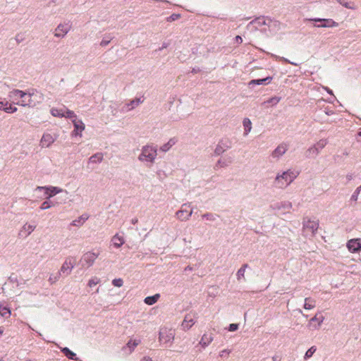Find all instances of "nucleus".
Wrapping results in <instances>:
<instances>
[{
	"mask_svg": "<svg viewBox=\"0 0 361 361\" xmlns=\"http://www.w3.org/2000/svg\"><path fill=\"white\" fill-rule=\"evenodd\" d=\"M296 175L290 170L278 174L275 178V184L278 188H283L291 183L296 178Z\"/></svg>",
	"mask_w": 361,
	"mask_h": 361,
	"instance_id": "obj_1",
	"label": "nucleus"
},
{
	"mask_svg": "<svg viewBox=\"0 0 361 361\" xmlns=\"http://www.w3.org/2000/svg\"><path fill=\"white\" fill-rule=\"evenodd\" d=\"M157 149L156 147L146 145L142 149V152L138 157V159L141 161H146L148 162H154L157 154Z\"/></svg>",
	"mask_w": 361,
	"mask_h": 361,
	"instance_id": "obj_2",
	"label": "nucleus"
},
{
	"mask_svg": "<svg viewBox=\"0 0 361 361\" xmlns=\"http://www.w3.org/2000/svg\"><path fill=\"white\" fill-rule=\"evenodd\" d=\"M174 339V332L172 329L161 328L159 334V340L165 348L169 347Z\"/></svg>",
	"mask_w": 361,
	"mask_h": 361,
	"instance_id": "obj_3",
	"label": "nucleus"
},
{
	"mask_svg": "<svg viewBox=\"0 0 361 361\" xmlns=\"http://www.w3.org/2000/svg\"><path fill=\"white\" fill-rule=\"evenodd\" d=\"M305 21H312L316 23L314 26L317 27H334L338 26V23L331 18H305Z\"/></svg>",
	"mask_w": 361,
	"mask_h": 361,
	"instance_id": "obj_4",
	"label": "nucleus"
},
{
	"mask_svg": "<svg viewBox=\"0 0 361 361\" xmlns=\"http://www.w3.org/2000/svg\"><path fill=\"white\" fill-rule=\"evenodd\" d=\"M36 190L44 191L45 199L49 200L56 195L63 192V189L56 186H37Z\"/></svg>",
	"mask_w": 361,
	"mask_h": 361,
	"instance_id": "obj_5",
	"label": "nucleus"
},
{
	"mask_svg": "<svg viewBox=\"0 0 361 361\" xmlns=\"http://www.w3.org/2000/svg\"><path fill=\"white\" fill-rule=\"evenodd\" d=\"M231 141L229 139H221L214 149V154L215 156H219L227 149L231 148Z\"/></svg>",
	"mask_w": 361,
	"mask_h": 361,
	"instance_id": "obj_6",
	"label": "nucleus"
},
{
	"mask_svg": "<svg viewBox=\"0 0 361 361\" xmlns=\"http://www.w3.org/2000/svg\"><path fill=\"white\" fill-rule=\"evenodd\" d=\"M75 264V259L73 257H67L62 264L59 271L65 276L69 275Z\"/></svg>",
	"mask_w": 361,
	"mask_h": 361,
	"instance_id": "obj_7",
	"label": "nucleus"
},
{
	"mask_svg": "<svg viewBox=\"0 0 361 361\" xmlns=\"http://www.w3.org/2000/svg\"><path fill=\"white\" fill-rule=\"evenodd\" d=\"M97 257V255L94 252H86L82 255L81 259L80 260V264L82 267H85V266L87 267H90L94 264Z\"/></svg>",
	"mask_w": 361,
	"mask_h": 361,
	"instance_id": "obj_8",
	"label": "nucleus"
},
{
	"mask_svg": "<svg viewBox=\"0 0 361 361\" xmlns=\"http://www.w3.org/2000/svg\"><path fill=\"white\" fill-rule=\"evenodd\" d=\"M347 247L352 253H357L361 250V239L353 238L348 241Z\"/></svg>",
	"mask_w": 361,
	"mask_h": 361,
	"instance_id": "obj_9",
	"label": "nucleus"
},
{
	"mask_svg": "<svg viewBox=\"0 0 361 361\" xmlns=\"http://www.w3.org/2000/svg\"><path fill=\"white\" fill-rule=\"evenodd\" d=\"M71 28V25L69 23H61L55 29L54 35L56 37H63Z\"/></svg>",
	"mask_w": 361,
	"mask_h": 361,
	"instance_id": "obj_10",
	"label": "nucleus"
},
{
	"mask_svg": "<svg viewBox=\"0 0 361 361\" xmlns=\"http://www.w3.org/2000/svg\"><path fill=\"white\" fill-rule=\"evenodd\" d=\"M319 228L318 221H312L310 219H304L303 228L305 230L309 229L311 231L312 235H314Z\"/></svg>",
	"mask_w": 361,
	"mask_h": 361,
	"instance_id": "obj_11",
	"label": "nucleus"
},
{
	"mask_svg": "<svg viewBox=\"0 0 361 361\" xmlns=\"http://www.w3.org/2000/svg\"><path fill=\"white\" fill-rule=\"evenodd\" d=\"M288 149L287 145L286 143L280 144L271 153L273 158L279 159L283 155Z\"/></svg>",
	"mask_w": 361,
	"mask_h": 361,
	"instance_id": "obj_12",
	"label": "nucleus"
},
{
	"mask_svg": "<svg viewBox=\"0 0 361 361\" xmlns=\"http://www.w3.org/2000/svg\"><path fill=\"white\" fill-rule=\"evenodd\" d=\"M267 26L270 31L277 32L281 29V23L279 20L267 17Z\"/></svg>",
	"mask_w": 361,
	"mask_h": 361,
	"instance_id": "obj_13",
	"label": "nucleus"
},
{
	"mask_svg": "<svg viewBox=\"0 0 361 361\" xmlns=\"http://www.w3.org/2000/svg\"><path fill=\"white\" fill-rule=\"evenodd\" d=\"M74 124V130L72 132V135L78 136L82 135V131L85 129V124L82 122V121L76 119L73 120Z\"/></svg>",
	"mask_w": 361,
	"mask_h": 361,
	"instance_id": "obj_14",
	"label": "nucleus"
},
{
	"mask_svg": "<svg viewBox=\"0 0 361 361\" xmlns=\"http://www.w3.org/2000/svg\"><path fill=\"white\" fill-rule=\"evenodd\" d=\"M185 204H183L181 209L176 213V217L180 221L188 220L192 214V209H191L190 212H188L186 209L183 208Z\"/></svg>",
	"mask_w": 361,
	"mask_h": 361,
	"instance_id": "obj_15",
	"label": "nucleus"
},
{
	"mask_svg": "<svg viewBox=\"0 0 361 361\" xmlns=\"http://www.w3.org/2000/svg\"><path fill=\"white\" fill-rule=\"evenodd\" d=\"M194 324V316L192 314H187L182 322V327L184 330H188Z\"/></svg>",
	"mask_w": 361,
	"mask_h": 361,
	"instance_id": "obj_16",
	"label": "nucleus"
},
{
	"mask_svg": "<svg viewBox=\"0 0 361 361\" xmlns=\"http://www.w3.org/2000/svg\"><path fill=\"white\" fill-rule=\"evenodd\" d=\"M55 140L56 138L51 134L44 133L40 142L42 147H49L55 141Z\"/></svg>",
	"mask_w": 361,
	"mask_h": 361,
	"instance_id": "obj_17",
	"label": "nucleus"
},
{
	"mask_svg": "<svg viewBox=\"0 0 361 361\" xmlns=\"http://www.w3.org/2000/svg\"><path fill=\"white\" fill-rule=\"evenodd\" d=\"M61 352L69 360L80 361L76 354L67 347L60 348Z\"/></svg>",
	"mask_w": 361,
	"mask_h": 361,
	"instance_id": "obj_18",
	"label": "nucleus"
},
{
	"mask_svg": "<svg viewBox=\"0 0 361 361\" xmlns=\"http://www.w3.org/2000/svg\"><path fill=\"white\" fill-rule=\"evenodd\" d=\"M272 80V77L271 76H267L266 78H259V79H254V80H252L250 82H249V85H268L271 82V81Z\"/></svg>",
	"mask_w": 361,
	"mask_h": 361,
	"instance_id": "obj_19",
	"label": "nucleus"
},
{
	"mask_svg": "<svg viewBox=\"0 0 361 361\" xmlns=\"http://www.w3.org/2000/svg\"><path fill=\"white\" fill-rule=\"evenodd\" d=\"M11 93L13 97L20 98V99H23L25 97H32L34 95V90H32V92H26L20 90H14L12 91Z\"/></svg>",
	"mask_w": 361,
	"mask_h": 361,
	"instance_id": "obj_20",
	"label": "nucleus"
},
{
	"mask_svg": "<svg viewBox=\"0 0 361 361\" xmlns=\"http://www.w3.org/2000/svg\"><path fill=\"white\" fill-rule=\"evenodd\" d=\"M140 98H135L131 100L129 103L125 104L123 107V111H130L133 109L135 106H138L140 103H142Z\"/></svg>",
	"mask_w": 361,
	"mask_h": 361,
	"instance_id": "obj_21",
	"label": "nucleus"
},
{
	"mask_svg": "<svg viewBox=\"0 0 361 361\" xmlns=\"http://www.w3.org/2000/svg\"><path fill=\"white\" fill-rule=\"evenodd\" d=\"M0 110H2L6 113L11 114L16 112L17 111V108L12 106L7 102L6 103L0 102Z\"/></svg>",
	"mask_w": 361,
	"mask_h": 361,
	"instance_id": "obj_22",
	"label": "nucleus"
},
{
	"mask_svg": "<svg viewBox=\"0 0 361 361\" xmlns=\"http://www.w3.org/2000/svg\"><path fill=\"white\" fill-rule=\"evenodd\" d=\"M111 242L115 247L119 248L124 244L125 240L122 236L116 234L113 236Z\"/></svg>",
	"mask_w": 361,
	"mask_h": 361,
	"instance_id": "obj_23",
	"label": "nucleus"
},
{
	"mask_svg": "<svg viewBox=\"0 0 361 361\" xmlns=\"http://www.w3.org/2000/svg\"><path fill=\"white\" fill-rule=\"evenodd\" d=\"M213 341V337L211 334H204L200 341V344L205 348Z\"/></svg>",
	"mask_w": 361,
	"mask_h": 361,
	"instance_id": "obj_24",
	"label": "nucleus"
},
{
	"mask_svg": "<svg viewBox=\"0 0 361 361\" xmlns=\"http://www.w3.org/2000/svg\"><path fill=\"white\" fill-rule=\"evenodd\" d=\"M159 298L160 294L156 293L153 295L146 297L144 300V302L145 304L148 305H152L157 302Z\"/></svg>",
	"mask_w": 361,
	"mask_h": 361,
	"instance_id": "obj_25",
	"label": "nucleus"
},
{
	"mask_svg": "<svg viewBox=\"0 0 361 361\" xmlns=\"http://www.w3.org/2000/svg\"><path fill=\"white\" fill-rule=\"evenodd\" d=\"M256 24L258 26L261 25H267V17L264 16H259L250 22L248 26Z\"/></svg>",
	"mask_w": 361,
	"mask_h": 361,
	"instance_id": "obj_26",
	"label": "nucleus"
},
{
	"mask_svg": "<svg viewBox=\"0 0 361 361\" xmlns=\"http://www.w3.org/2000/svg\"><path fill=\"white\" fill-rule=\"evenodd\" d=\"M88 219L87 214H82L74 221H72L71 225L75 226H80L82 225Z\"/></svg>",
	"mask_w": 361,
	"mask_h": 361,
	"instance_id": "obj_27",
	"label": "nucleus"
},
{
	"mask_svg": "<svg viewBox=\"0 0 361 361\" xmlns=\"http://www.w3.org/2000/svg\"><path fill=\"white\" fill-rule=\"evenodd\" d=\"M0 314L1 315V317H4L6 319L10 317V316L11 314V311L10 307H8L7 306H4L2 304H0Z\"/></svg>",
	"mask_w": 361,
	"mask_h": 361,
	"instance_id": "obj_28",
	"label": "nucleus"
},
{
	"mask_svg": "<svg viewBox=\"0 0 361 361\" xmlns=\"http://www.w3.org/2000/svg\"><path fill=\"white\" fill-rule=\"evenodd\" d=\"M176 142V138H171L168 142L165 143L164 145H163L161 147H160V150L164 152H168L170 148L173 146Z\"/></svg>",
	"mask_w": 361,
	"mask_h": 361,
	"instance_id": "obj_29",
	"label": "nucleus"
},
{
	"mask_svg": "<svg viewBox=\"0 0 361 361\" xmlns=\"http://www.w3.org/2000/svg\"><path fill=\"white\" fill-rule=\"evenodd\" d=\"M317 147L314 146V145H313L312 147H310L306 151V153H305L306 157L310 158V157H316L319 153V150H318V149Z\"/></svg>",
	"mask_w": 361,
	"mask_h": 361,
	"instance_id": "obj_30",
	"label": "nucleus"
},
{
	"mask_svg": "<svg viewBox=\"0 0 361 361\" xmlns=\"http://www.w3.org/2000/svg\"><path fill=\"white\" fill-rule=\"evenodd\" d=\"M324 320V317L322 315V314H317L314 317H313L310 320V325H312L313 322H317V325H315L314 326V329H317L318 328L321 323L323 322Z\"/></svg>",
	"mask_w": 361,
	"mask_h": 361,
	"instance_id": "obj_31",
	"label": "nucleus"
},
{
	"mask_svg": "<svg viewBox=\"0 0 361 361\" xmlns=\"http://www.w3.org/2000/svg\"><path fill=\"white\" fill-rule=\"evenodd\" d=\"M18 104L21 105L23 106H34L35 103L32 101V97H25L23 98L20 102H18Z\"/></svg>",
	"mask_w": 361,
	"mask_h": 361,
	"instance_id": "obj_32",
	"label": "nucleus"
},
{
	"mask_svg": "<svg viewBox=\"0 0 361 361\" xmlns=\"http://www.w3.org/2000/svg\"><path fill=\"white\" fill-rule=\"evenodd\" d=\"M315 307V300L310 298H306L303 307L306 310H311Z\"/></svg>",
	"mask_w": 361,
	"mask_h": 361,
	"instance_id": "obj_33",
	"label": "nucleus"
},
{
	"mask_svg": "<svg viewBox=\"0 0 361 361\" xmlns=\"http://www.w3.org/2000/svg\"><path fill=\"white\" fill-rule=\"evenodd\" d=\"M102 159L103 154L99 152L92 155L89 159L90 161L92 163H99L102 161Z\"/></svg>",
	"mask_w": 361,
	"mask_h": 361,
	"instance_id": "obj_34",
	"label": "nucleus"
},
{
	"mask_svg": "<svg viewBox=\"0 0 361 361\" xmlns=\"http://www.w3.org/2000/svg\"><path fill=\"white\" fill-rule=\"evenodd\" d=\"M341 5L344 6L346 8L351 9V10H355L357 8L356 6H355V4L353 2H348L345 1L344 0H336Z\"/></svg>",
	"mask_w": 361,
	"mask_h": 361,
	"instance_id": "obj_35",
	"label": "nucleus"
},
{
	"mask_svg": "<svg viewBox=\"0 0 361 361\" xmlns=\"http://www.w3.org/2000/svg\"><path fill=\"white\" fill-rule=\"evenodd\" d=\"M51 114L54 117H63L65 115L64 109L52 108L51 109Z\"/></svg>",
	"mask_w": 361,
	"mask_h": 361,
	"instance_id": "obj_36",
	"label": "nucleus"
},
{
	"mask_svg": "<svg viewBox=\"0 0 361 361\" xmlns=\"http://www.w3.org/2000/svg\"><path fill=\"white\" fill-rule=\"evenodd\" d=\"M243 123L245 129V133L247 135L251 130L252 123L249 118H245L243 119Z\"/></svg>",
	"mask_w": 361,
	"mask_h": 361,
	"instance_id": "obj_37",
	"label": "nucleus"
},
{
	"mask_svg": "<svg viewBox=\"0 0 361 361\" xmlns=\"http://www.w3.org/2000/svg\"><path fill=\"white\" fill-rule=\"evenodd\" d=\"M280 100H281V97L274 96V97L269 98L267 101L264 102L263 104H271V105L274 106V105L277 104L280 102Z\"/></svg>",
	"mask_w": 361,
	"mask_h": 361,
	"instance_id": "obj_38",
	"label": "nucleus"
},
{
	"mask_svg": "<svg viewBox=\"0 0 361 361\" xmlns=\"http://www.w3.org/2000/svg\"><path fill=\"white\" fill-rule=\"evenodd\" d=\"M202 217L203 219H205L207 221H215L217 218H219V216L218 214H216L206 213V214H204L202 216Z\"/></svg>",
	"mask_w": 361,
	"mask_h": 361,
	"instance_id": "obj_39",
	"label": "nucleus"
},
{
	"mask_svg": "<svg viewBox=\"0 0 361 361\" xmlns=\"http://www.w3.org/2000/svg\"><path fill=\"white\" fill-rule=\"evenodd\" d=\"M114 39V37L111 36L110 34L106 35L102 42H100V45L102 47H106L107 46L109 42Z\"/></svg>",
	"mask_w": 361,
	"mask_h": 361,
	"instance_id": "obj_40",
	"label": "nucleus"
},
{
	"mask_svg": "<svg viewBox=\"0 0 361 361\" xmlns=\"http://www.w3.org/2000/svg\"><path fill=\"white\" fill-rule=\"evenodd\" d=\"M316 350H317V348L315 346H312L311 348H310L306 351V353L304 355V360H307L309 358H310L313 355V354L315 353Z\"/></svg>",
	"mask_w": 361,
	"mask_h": 361,
	"instance_id": "obj_41",
	"label": "nucleus"
},
{
	"mask_svg": "<svg viewBox=\"0 0 361 361\" xmlns=\"http://www.w3.org/2000/svg\"><path fill=\"white\" fill-rule=\"evenodd\" d=\"M231 163V160L229 159L228 161H222L221 159H219L214 166V169H216L219 167H225Z\"/></svg>",
	"mask_w": 361,
	"mask_h": 361,
	"instance_id": "obj_42",
	"label": "nucleus"
},
{
	"mask_svg": "<svg viewBox=\"0 0 361 361\" xmlns=\"http://www.w3.org/2000/svg\"><path fill=\"white\" fill-rule=\"evenodd\" d=\"M280 205L281 206V210L284 212L288 211L292 207V203L288 201L281 202Z\"/></svg>",
	"mask_w": 361,
	"mask_h": 361,
	"instance_id": "obj_43",
	"label": "nucleus"
},
{
	"mask_svg": "<svg viewBox=\"0 0 361 361\" xmlns=\"http://www.w3.org/2000/svg\"><path fill=\"white\" fill-rule=\"evenodd\" d=\"M35 226L32 225H24L23 230H25V231H27V233L25 234V237H27L35 230Z\"/></svg>",
	"mask_w": 361,
	"mask_h": 361,
	"instance_id": "obj_44",
	"label": "nucleus"
},
{
	"mask_svg": "<svg viewBox=\"0 0 361 361\" xmlns=\"http://www.w3.org/2000/svg\"><path fill=\"white\" fill-rule=\"evenodd\" d=\"M360 191H361V185L358 186L355 189V190L354 191V192L351 195L350 200L351 201H354V202H357V198H358V195H359Z\"/></svg>",
	"mask_w": 361,
	"mask_h": 361,
	"instance_id": "obj_45",
	"label": "nucleus"
},
{
	"mask_svg": "<svg viewBox=\"0 0 361 361\" xmlns=\"http://www.w3.org/2000/svg\"><path fill=\"white\" fill-rule=\"evenodd\" d=\"M328 142L325 139H322L320 140L319 142H317L314 146H317L319 152L326 145H327Z\"/></svg>",
	"mask_w": 361,
	"mask_h": 361,
	"instance_id": "obj_46",
	"label": "nucleus"
},
{
	"mask_svg": "<svg viewBox=\"0 0 361 361\" xmlns=\"http://www.w3.org/2000/svg\"><path fill=\"white\" fill-rule=\"evenodd\" d=\"M51 207H52V204H51V199H49V200L46 199V200L42 203L39 209L42 210H44V209H49Z\"/></svg>",
	"mask_w": 361,
	"mask_h": 361,
	"instance_id": "obj_47",
	"label": "nucleus"
},
{
	"mask_svg": "<svg viewBox=\"0 0 361 361\" xmlns=\"http://www.w3.org/2000/svg\"><path fill=\"white\" fill-rule=\"evenodd\" d=\"M65 115L63 117L70 118V119H76V115L73 111H71L69 109L64 110Z\"/></svg>",
	"mask_w": 361,
	"mask_h": 361,
	"instance_id": "obj_48",
	"label": "nucleus"
},
{
	"mask_svg": "<svg viewBox=\"0 0 361 361\" xmlns=\"http://www.w3.org/2000/svg\"><path fill=\"white\" fill-rule=\"evenodd\" d=\"M180 18V14H179V13H173L172 15H171L170 16L166 18V21L167 22L175 21V20L179 19Z\"/></svg>",
	"mask_w": 361,
	"mask_h": 361,
	"instance_id": "obj_49",
	"label": "nucleus"
},
{
	"mask_svg": "<svg viewBox=\"0 0 361 361\" xmlns=\"http://www.w3.org/2000/svg\"><path fill=\"white\" fill-rule=\"evenodd\" d=\"M61 271H58L57 273L56 274H51L49 277V281L51 282V283H54L56 282L59 278L60 276H61Z\"/></svg>",
	"mask_w": 361,
	"mask_h": 361,
	"instance_id": "obj_50",
	"label": "nucleus"
},
{
	"mask_svg": "<svg viewBox=\"0 0 361 361\" xmlns=\"http://www.w3.org/2000/svg\"><path fill=\"white\" fill-rule=\"evenodd\" d=\"M99 282H100V279L97 277H94V278L91 279L88 281V286L90 287H93V286H96L97 284H98Z\"/></svg>",
	"mask_w": 361,
	"mask_h": 361,
	"instance_id": "obj_51",
	"label": "nucleus"
},
{
	"mask_svg": "<svg viewBox=\"0 0 361 361\" xmlns=\"http://www.w3.org/2000/svg\"><path fill=\"white\" fill-rule=\"evenodd\" d=\"M112 284L115 286V287H121L123 284V281L122 279H114L113 281H112Z\"/></svg>",
	"mask_w": 361,
	"mask_h": 361,
	"instance_id": "obj_52",
	"label": "nucleus"
},
{
	"mask_svg": "<svg viewBox=\"0 0 361 361\" xmlns=\"http://www.w3.org/2000/svg\"><path fill=\"white\" fill-rule=\"evenodd\" d=\"M138 345V343H137L135 341H129L127 343L128 347L130 348V352L134 350V348Z\"/></svg>",
	"mask_w": 361,
	"mask_h": 361,
	"instance_id": "obj_53",
	"label": "nucleus"
},
{
	"mask_svg": "<svg viewBox=\"0 0 361 361\" xmlns=\"http://www.w3.org/2000/svg\"><path fill=\"white\" fill-rule=\"evenodd\" d=\"M238 328H239V324L233 323V324H229L228 330L229 331H232L233 332V331H237L238 329Z\"/></svg>",
	"mask_w": 361,
	"mask_h": 361,
	"instance_id": "obj_54",
	"label": "nucleus"
},
{
	"mask_svg": "<svg viewBox=\"0 0 361 361\" xmlns=\"http://www.w3.org/2000/svg\"><path fill=\"white\" fill-rule=\"evenodd\" d=\"M244 274H245V271H244V269H239L238 271H237V279L238 280H240L241 278H243L244 277Z\"/></svg>",
	"mask_w": 361,
	"mask_h": 361,
	"instance_id": "obj_55",
	"label": "nucleus"
},
{
	"mask_svg": "<svg viewBox=\"0 0 361 361\" xmlns=\"http://www.w3.org/2000/svg\"><path fill=\"white\" fill-rule=\"evenodd\" d=\"M8 280L11 283H18V278H17V276H16L15 274H12L9 277H8Z\"/></svg>",
	"mask_w": 361,
	"mask_h": 361,
	"instance_id": "obj_56",
	"label": "nucleus"
},
{
	"mask_svg": "<svg viewBox=\"0 0 361 361\" xmlns=\"http://www.w3.org/2000/svg\"><path fill=\"white\" fill-rule=\"evenodd\" d=\"M15 39L18 44H20L21 42L24 40V37L21 34H17L15 37Z\"/></svg>",
	"mask_w": 361,
	"mask_h": 361,
	"instance_id": "obj_57",
	"label": "nucleus"
},
{
	"mask_svg": "<svg viewBox=\"0 0 361 361\" xmlns=\"http://www.w3.org/2000/svg\"><path fill=\"white\" fill-rule=\"evenodd\" d=\"M274 209L281 210V206L280 205V202H276L271 206Z\"/></svg>",
	"mask_w": 361,
	"mask_h": 361,
	"instance_id": "obj_58",
	"label": "nucleus"
},
{
	"mask_svg": "<svg viewBox=\"0 0 361 361\" xmlns=\"http://www.w3.org/2000/svg\"><path fill=\"white\" fill-rule=\"evenodd\" d=\"M235 42L238 44H241L243 42V39L240 36L237 35L235 38Z\"/></svg>",
	"mask_w": 361,
	"mask_h": 361,
	"instance_id": "obj_59",
	"label": "nucleus"
},
{
	"mask_svg": "<svg viewBox=\"0 0 361 361\" xmlns=\"http://www.w3.org/2000/svg\"><path fill=\"white\" fill-rule=\"evenodd\" d=\"M272 360L273 361H281V357L279 355H275L274 356L272 357Z\"/></svg>",
	"mask_w": 361,
	"mask_h": 361,
	"instance_id": "obj_60",
	"label": "nucleus"
},
{
	"mask_svg": "<svg viewBox=\"0 0 361 361\" xmlns=\"http://www.w3.org/2000/svg\"><path fill=\"white\" fill-rule=\"evenodd\" d=\"M27 233V231H25V230H23V228L19 232V235L20 237H23V238H25V234Z\"/></svg>",
	"mask_w": 361,
	"mask_h": 361,
	"instance_id": "obj_61",
	"label": "nucleus"
},
{
	"mask_svg": "<svg viewBox=\"0 0 361 361\" xmlns=\"http://www.w3.org/2000/svg\"><path fill=\"white\" fill-rule=\"evenodd\" d=\"M200 68H198V67H195V68H192V71H191V72H192V73H198V72H200Z\"/></svg>",
	"mask_w": 361,
	"mask_h": 361,
	"instance_id": "obj_62",
	"label": "nucleus"
},
{
	"mask_svg": "<svg viewBox=\"0 0 361 361\" xmlns=\"http://www.w3.org/2000/svg\"><path fill=\"white\" fill-rule=\"evenodd\" d=\"M59 204V202H57L56 200H51V204H52V207H55Z\"/></svg>",
	"mask_w": 361,
	"mask_h": 361,
	"instance_id": "obj_63",
	"label": "nucleus"
},
{
	"mask_svg": "<svg viewBox=\"0 0 361 361\" xmlns=\"http://www.w3.org/2000/svg\"><path fill=\"white\" fill-rule=\"evenodd\" d=\"M140 361H152L149 357H144Z\"/></svg>",
	"mask_w": 361,
	"mask_h": 361,
	"instance_id": "obj_64",
	"label": "nucleus"
}]
</instances>
